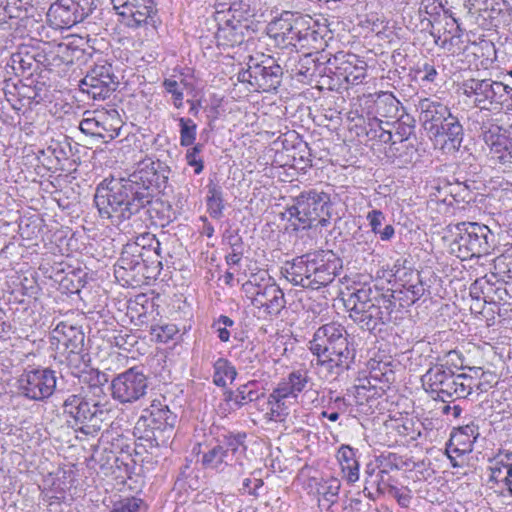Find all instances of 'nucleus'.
<instances>
[{"label": "nucleus", "instance_id": "1", "mask_svg": "<svg viewBox=\"0 0 512 512\" xmlns=\"http://www.w3.org/2000/svg\"><path fill=\"white\" fill-rule=\"evenodd\" d=\"M166 173L167 167L161 161L147 158L127 178H105L94 195L100 217L117 225L129 220L152 203L154 190L167 179Z\"/></svg>", "mask_w": 512, "mask_h": 512}, {"label": "nucleus", "instance_id": "2", "mask_svg": "<svg viewBox=\"0 0 512 512\" xmlns=\"http://www.w3.org/2000/svg\"><path fill=\"white\" fill-rule=\"evenodd\" d=\"M309 349L318 365L336 375L347 370L355 356L345 327L337 322L320 326L309 341Z\"/></svg>", "mask_w": 512, "mask_h": 512}, {"label": "nucleus", "instance_id": "3", "mask_svg": "<svg viewBox=\"0 0 512 512\" xmlns=\"http://www.w3.org/2000/svg\"><path fill=\"white\" fill-rule=\"evenodd\" d=\"M340 259L330 251L308 253L287 262L281 274L288 282L306 289L319 290L335 279Z\"/></svg>", "mask_w": 512, "mask_h": 512}, {"label": "nucleus", "instance_id": "4", "mask_svg": "<svg viewBox=\"0 0 512 512\" xmlns=\"http://www.w3.org/2000/svg\"><path fill=\"white\" fill-rule=\"evenodd\" d=\"M421 382L427 393L443 402L465 399L474 392V387L480 389L481 386L471 375L456 373L444 364L430 367L421 377Z\"/></svg>", "mask_w": 512, "mask_h": 512}, {"label": "nucleus", "instance_id": "5", "mask_svg": "<svg viewBox=\"0 0 512 512\" xmlns=\"http://www.w3.org/2000/svg\"><path fill=\"white\" fill-rule=\"evenodd\" d=\"M392 295L379 294L368 285H363L351 292L345 300L350 317L362 329L373 331L380 323L390 319Z\"/></svg>", "mask_w": 512, "mask_h": 512}, {"label": "nucleus", "instance_id": "6", "mask_svg": "<svg viewBox=\"0 0 512 512\" xmlns=\"http://www.w3.org/2000/svg\"><path fill=\"white\" fill-rule=\"evenodd\" d=\"M177 416L166 403V398L153 399L143 410L134 427V435L152 447L165 446L172 437Z\"/></svg>", "mask_w": 512, "mask_h": 512}, {"label": "nucleus", "instance_id": "7", "mask_svg": "<svg viewBox=\"0 0 512 512\" xmlns=\"http://www.w3.org/2000/svg\"><path fill=\"white\" fill-rule=\"evenodd\" d=\"M463 95L474 107L495 115L512 111V87L492 79L469 78L462 82Z\"/></svg>", "mask_w": 512, "mask_h": 512}, {"label": "nucleus", "instance_id": "8", "mask_svg": "<svg viewBox=\"0 0 512 512\" xmlns=\"http://www.w3.org/2000/svg\"><path fill=\"white\" fill-rule=\"evenodd\" d=\"M64 413L72 417L79 425L78 430L94 436L102 427V423L110 412V402L105 399L89 397L88 394H71L63 403Z\"/></svg>", "mask_w": 512, "mask_h": 512}, {"label": "nucleus", "instance_id": "9", "mask_svg": "<svg viewBox=\"0 0 512 512\" xmlns=\"http://www.w3.org/2000/svg\"><path fill=\"white\" fill-rule=\"evenodd\" d=\"M242 291L252 306L265 315L278 316L286 306L284 292L266 270L251 274L243 283Z\"/></svg>", "mask_w": 512, "mask_h": 512}, {"label": "nucleus", "instance_id": "10", "mask_svg": "<svg viewBox=\"0 0 512 512\" xmlns=\"http://www.w3.org/2000/svg\"><path fill=\"white\" fill-rule=\"evenodd\" d=\"M331 201L329 194L311 189L303 191L286 208L289 220L295 219L302 229L326 226L330 219Z\"/></svg>", "mask_w": 512, "mask_h": 512}, {"label": "nucleus", "instance_id": "11", "mask_svg": "<svg viewBox=\"0 0 512 512\" xmlns=\"http://www.w3.org/2000/svg\"><path fill=\"white\" fill-rule=\"evenodd\" d=\"M455 237L450 249L461 260L481 257L490 253L494 234L488 226L477 222H461L455 225Z\"/></svg>", "mask_w": 512, "mask_h": 512}, {"label": "nucleus", "instance_id": "12", "mask_svg": "<svg viewBox=\"0 0 512 512\" xmlns=\"http://www.w3.org/2000/svg\"><path fill=\"white\" fill-rule=\"evenodd\" d=\"M248 13L249 5L242 1L232 3L227 10L216 12L218 29L215 39L219 47L232 48L245 41L250 33Z\"/></svg>", "mask_w": 512, "mask_h": 512}, {"label": "nucleus", "instance_id": "13", "mask_svg": "<svg viewBox=\"0 0 512 512\" xmlns=\"http://www.w3.org/2000/svg\"><path fill=\"white\" fill-rule=\"evenodd\" d=\"M121 17V23L131 29L144 28L150 34L157 29V9L154 0H111Z\"/></svg>", "mask_w": 512, "mask_h": 512}, {"label": "nucleus", "instance_id": "14", "mask_svg": "<svg viewBox=\"0 0 512 512\" xmlns=\"http://www.w3.org/2000/svg\"><path fill=\"white\" fill-rule=\"evenodd\" d=\"M54 338L57 339L61 360L68 368H79L85 362H90V356L85 352V335L80 327L60 323L54 330Z\"/></svg>", "mask_w": 512, "mask_h": 512}, {"label": "nucleus", "instance_id": "15", "mask_svg": "<svg viewBox=\"0 0 512 512\" xmlns=\"http://www.w3.org/2000/svg\"><path fill=\"white\" fill-rule=\"evenodd\" d=\"M17 389L20 395L29 400H46L56 389L55 371L40 367L27 368L17 380Z\"/></svg>", "mask_w": 512, "mask_h": 512}, {"label": "nucleus", "instance_id": "16", "mask_svg": "<svg viewBox=\"0 0 512 512\" xmlns=\"http://www.w3.org/2000/svg\"><path fill=\"white\" fill-rule=\"evenodd\" d=\"M119 84L114 68L107 61L95 64L80 81L79 87L93 100L108 98Z\"/></svg>", "mask_w": 512, "mask_h": 512}, {"label": "nucleus", "instance_id": "17", "mask_svg": "<svg viewBox=\"0 0 512 512\" xmlns=\"http://www.w3.org/2000/svg\"><path fill=\"white\" fill-rule=\"evenodd\" d=\"M148 378L138 367L118 374L111 381V395L121 404H131L141 399L147 391Z\"/></svg>", "mask_w": 512, "mask_h": 512}, {"label": "nucleus", "instance_id": "18", "mask_svg": "<svg viewBox=\"0 0 512 512\" xmlns=\"http://www.w3.org/2000/svg\"><path fill=\"white\" fill-rule=\"evenodd\" d=\"M282 75L281 66L268 58L261 63L249 65L247 70L239 72L238 80L249 83L257 90L270 91L280 85Z\"/></svg>", "mask_w": 512, "mask_h": 512}, {"label": "nucleus", "instance_id": "19", "mask_svg": "<svg viewBox=\"0 0 512 512\" xmlns=\"http://www.w3.org/2000/svg\"><path fill=\"white\" fill-rule=\"evenodd\" d=\"M481 130L491 157L502 164L512 163V125L503 129L498 124L487 121L482 123Z\"/></svg>", "mask_w": 512, "mask_h": 512}, {"label": "nucleus", "instance_id": "20", "mask_svg": "<svg viewBox=\"0 0 512 512\" xmlns=\"http://www.w3.org/2000/svg\"><path fill=\"white\" fill-rule=\"evenodd\" d=\"M327 64L330 72L348 84L358 85L366 77V63L354 54L339 52Z\"/></svg>", "mask_w": 512, "mask_h": 512}, {"label": "nucleus", "instance_id": "21", "mask_svg": "<svg viewBox=\"0 0 512 512\" xmlns=\"http://www.w3.org/2000/svg\"><path fill=\"white\" fill-rule=\"evenodd\" d=\"M86 15L84 8L74 0H58L47 12L48 21L56 29L71 28L83 21Z\"/></svg>", "mask_w": 512, "mask_h": 512}, {"label": "nucleus", "instance_id": "22", "mask_svg": "<svg viewBox=\"0 0 512 512\" xmlns=\"http://www.w3.org/2000/svg\"><path fill=\"white\" fill-rule=\"evenodd\" d=\"M438 133L427 134L438 148L446 154H453L459 150L463 140V127L456 116H451L438 127Z\"/></svg>", "mask_w": 512, "mask_h": 512}, {"label": "nucleus", "instance_id": "23", "mask_svg": "<svg viewBox=\"0 0 512 512\" xmlns=\"http://www.w3.org/2000/svg\"><path fill=\"white\" fill-rule=\"evenodd\" d=\"M417 110L422 127L427 134L438 133L439 125L453 116L447 105L431 98L420 99Z\"/></svg>", "mask_w": 512, "mask_h": 512}, {"label": "nucleus", "instance_id": "24", "mask_svg": "<svg viewBox=\"0 0 512 512\" xmlns=\"http://www.w3.org/2000/svg\"><path fill=\"white\" fill-rule=\"evenodd\" d=\"M80 130L86 135L97 136L105 141L112 140L119 135V120L111 123L106 113H100L92 118H84L79 125Z\"/></svg>", "mask_w": 512, "mask_h": 512}, {"label": "nucleus", "instance_id": "25", "mask_svg": "<svg viewBox=\"0 0 512 512\" xmlns=\"http://www.w3.org/2000/svg\"><path fill=\"white\" fill-rule=\"evenodd\" d=\"M197 462L205 470L222 472L227 466H234L224 446L219 443L214 446H206L203 450L198 445Z\"/></svg>", "mask_w": 512, "mask_h": 512}, {"label": "nucleus", "instance_id": "26", "mask_svg": "<svg viewBox=\"0 0 512 512\" xmlns=\"http://www.w3.org/2000/svg\"><path fill=\"white\" fill-rule=\"evenodd\" d=\"M89 362H85L79 368H69L71 373L78 377L79 382L86 385L92 392L94 398L106 399L104 385L108 382L107 375L97 369L90 368Z\"/></svg>", "mask_w": 512, "mask_h": 512}, {"label": "nucleus", "instance_id": "27", "mask_svg": "<svg viewBox=\"0 0 512 512\" xmlns=\"http://www.w3.org/2000/svg\"><path fill=\"white\" fill-rule=\"evenodd\" d=\"M308 379L306 371H292L277 383L273 391L297 402L299 394L305 389L308 383Z\"/></svg>", "mask_w": 512, "mask_h": 512}, {"label": "nucleus", "instance_id": "28", "mask_svg": "<svg viewBox=\"0 0 512 512\" xmlns=\"http://www.w3.org/2000/svg\"><path fill=\"white\" fill-rule=\"evenodd\" d=\"M246 434L245 433H228L224 434L219 444L224 446L228 457L234 466L243 467L246 458Z\"/></svg>", "mask_w": 512, "mask_h": 512}, {"label": "nucleus", "instance_id": "29", "mask_svg": "<svg viewBox=\"0 0 512 512\" xmlns=\"http://www.w3.org/2000/svg\"><path fill=\"white\" fill-rule=\"evenodd\" d=\"M269 33L271 37L283 46H296V43L301 40V32L288 19L281 18L272 22L269 26Z\"/></svg>", "mask_w": 512, "mask_h": 512}, {"label": "nucleus", "instance_id": "30", "mask_svg": "<svg viewBox=\"0 0 512 512\" xmlns=\"http://www.w3.org/2000/svg\"><path fill=\"white\" fill-rule=\"evenodd\" d=\"M267 404L268 411L266 418L269 421L279 422L287 420L291 408L295 406L297 402L272 391L268 396Z\"/></svg>", "mask_w": 512, "mask_h": 512}, {"label": "nucleus", "instance_id": "31", "mask_svg": "<svg viewBox=\"0 0 512 512\" xmlns=\"http://www.w3.org/2000/svg\"><path fill=\"white\" fill-rule=\"evenodd\" d=\"M394 125L395 122L383 121L378 117L369 118L365 126L366 135L369 140L385 144H395L396 141H393V132L391 129Z\"/></svg>", "mask_w": 512, "mask_h": 512}, {"label": "nucleus", "instance_id": "32", "mask_svg": "<svg viewBox=\"0 0 512 512\" xmlns=\"http://www.w3.org/2000/svg\"><path fill=\"white\" fill-rule=\"evenodd\" d=\"M343 477L348 483H355L359 479V463L356 453L350 446L342 445L337 454Z\"/></svg>", "mask_w": 512, "mask_h": 512}, {"label": "nucleus", "instance_id": "33", "mask_svg": "<svg viewBox=\"0 0 512 512\" xmlns=\"http://www.w3.org/2000/svg\"><path fill=\"white\" fill-rule=\"evenodd\" d=\"M340 482L337 479H330L319 483L317 488L318 505L322 510L329 511L331 506L338 501Z\"/></svg>", "mask_w": 512, "mask_h": 512}, {"label": "nucleus", "instance_id": "34", "mask_svg": "<svg viewBox=\"0 0 512 512\" xmlns=\"http://www.w3.org/2000/svg\"><path fill=\"white\" fill-rule=\"evenodd\" d=\"M260 395L261 393L257 388L256 381H249L238 387L235 392H231L227 399L231 401L236 408H241L244 405L258 400Z\"/></svg>", "mask_w": 512, "mask_h": 512}, {"label": "nucleus", "instance_id": "35", "mask_svg": "<svg viewBox=\"0 0 512 512\" xmlns=\"http://www.w3.org/2000/svg\"><path fill=\"white\" fill-rule=\"evenodd\" d=\"M39 54L29 51L27 48H21L11 56V66L14 70H20L22 73L36 70L38 66Z\"/></svg>", "mask_w": 512, "mask_h": 512}, {"label": "nucleus", "instance_id": "36", "mask_svg": "<svg viewBox=\"0 0 512 512\" xmlns=\"http://www.w3.org/2000/svg\"><path fill=\"white\" fill-rule=\"evenodd\" d=\"M308 417V414L302 409H294L293 413L287 417V420L279 421V423L283 424L286 434H299L308 437L310 432L305 429Z\"/></svg>", "mask_w": 512, "mask_h": 512}, {"label": "nucleus", "instance_id": "37", "mask_svg": "<svg viewBox=\"0 0 512 512\" xmlns=\"http://www.w3.org/2000/svg\"><path fill=\"white\" fill-rule=\"evenodd\" d=\"M400 108L401 103L390 93L379 95L375 101V111L382 118H398Z\"/></svg>", "mask_w": 512, "mask_h": 512}, {"label": "nucleus", "instance_id": "38", "mask_svg": "<svg viewBox=\"0 0 512 512\" xmlns=\"http://www.w3.org/2000/svg\"><path fill=\"white\" fill-rule=\"evenodd\" d=\"M213 367V382L218 387H225L228 383H232L237 376L235 367L225 358L217 359Z\"/></svg>", "mask_w": 512, "mask_h": 512}, {"label": "nucleus", "instance_id": "39", "mask_svg": "<svg viewBox=\"0 0 512 512\" xmlns=\"http://www.w3.org/2000/svg\"><path fill=\"white\" fill-rule=\"evenodd\" d=\"M141 247L138 243L127 244L118 260V265L124 270H135L143 262Z\"/></svg>", "mask_w": 512, "mask_h": 512}, {"label": "nucleus", "instance_id": "40", "mask_svg": "<svg viewBox=\"0 0 512 512\" xmlns=\"http://www.w3.org/2000/svg\"><path fill=\"white\" fill-rule=\"evenodd\" d=\"M449 18L451 20L452 26L455 27L445 32L443 37L440 35L434 37L436 45L448 51H452V48L454 46L459 45L461 43L463 30L456 18H454L452 15H449Z\"/></svg>", "mask_w": 512, "mask_h": 512}, {"label": "nucleus", "instance_id": "41", "mask_svg": "<svg viewBox=\"0 0 512 512\" xmlns=\"http://www.w3.org/2000/svg\"><path fill=\"white\" fill-rule=\"evenodd\" d=\"M207 188V210L212 218L220 219L224 209L222 191L217 185L214 184L208 185Z\"/></svg>", "mask_w": 512, "mask_h": 512}, {"label": "nucleus", "instance_id": "42", "mask_svg": "<svg viewBox=\"0 0 512 512\" xmlns=\"http://www.w3.org/2000/svg\"><path fill=\"white\" fill-rule=\"evenodd\" d=\"M491 479L502 483L510 495H512V462L498 461L491 468Z\"/></svg>", "mask_w": 512, "mask_h": 512}, {"label": "nucleus", "instance_id": "43", "mask_svg": "<svg viewBox=\"0 0 512 512\" xmlns=\"http://www.w3.org/2000/svg\"><path fill=\"white\" fill-rule=\"evenodd\" d=\"M180 145L188 147L194 144L197 134V125L191 118L180 117Z\"/></svg>", "mask_w": 512, "mask_h": 512}, {"label": "nucleus", "instance_id": "44", "mask_svg": "<svg viewBox=\"0 0 512 512\" xmlns=\"http://www.w3.org/2000/svg\"><path fill=\"white\" fill-rule=\"evenodd\" d=\"M146 503L137 497H126L117 501L110 512H145Z\"/></svg>", "mask_w": 512, "mask_h": 512}, {"label": "nucleus", "instance_id": "45", "mask_svg": "<svg viewBox=\"0 0 512 512\" xmlns=\"http://www.w3.org/2000/svg\"><path fill=\"white\" fill-rule=\"evenodd\" d=\"M492 285L485 280L484 278L475 280L470 288H469V294L472 298V300L480 302L483 301L484 303H490V297L489 293L492 291Z\"/></svg>", "mask_w": 512, "mask_h": 512}, {"label": "nucleus", "instance_id": "46", "mask_svg": "<svg viewBox=\"0 0 512 512\" xmlns=\"http://www.w3.org/2000/svg\"><path fill=\"white\" fill-rule=\"evenodd\" d=\"M382 394V390L372 386L370 381L367 384L363 383L355 387V398L359 405L370 403L377 399Z\"/></svg>", "mask_w": 512, "mask_h": 512}, {"label": "nucleus", "instance_id": "47", "mask_svg": "<svg viewBox=\"0 0 512 512\" xmlns=\"http://www.w3.org/2000/svg\"><path fill=\"white\" fill-rule=\"evenodd\" d=\"M234 324V321L230 317L221 315L213 323L212 328L215 329L221 342H228L231 335L229 328L233 327Z\"/></svg>", "mask_w": 512, "mask_h": 512}, {"label": "nucleus", "instance_id": "48", "mask_svg": "<svg viewBox=\"0 0 512 512\" xmlns=\"http://www.w3.org/2000/svg\"><path fill=\"white\" fill-rule=\"evenodd\" d=\"M202 149V144H196L192 148L188 149L186 153L187 164L194 167L195 174H200L204 168L203 160L199 157V153L202 151Z\"/></svg>", "mask_w": 512, "mask_h": 512}, {"label": "nucleus", "instance_id": "49", "mask_svg": "<svg viewBox=\"0 0 512 512\" xmlns=\"http://www.w3.org/2000/svg\"><path fill=\"white\" fill-rule=\"evenodd\" d=\"M163 86L167 93L172 95L173 104L176 108L183 106V90L180 88V84L173 79H165Z\"/></svg>", "mask_w": 512, "mask_h": 512}, {"label": "nucleus", "instance_id": "50", "mask_svg": "<svg viewBox=\"0 0 512 512\" xmlns=\"http://www.w3.org/2000/svg\"><path fill=\"white\" fill-rule=\"evenodd\" d=\"M136 343V336L128 333L127 331H120L118 334L113 336L112 341L113 345L125 351H129Z\"/></svg>", "mask_w": 512, "mask_h": 512}, {"label": "nucleus", "instance_id": "51", "mask_svg": "<svg viewBox=\"0 0 512 512\" xmlns=\"http://www.w3.org/2000/svg\"><path fill=\"white\" fill-rule=\"evenodd\" d=\"M177 332V329L174 325H163V326H153L151 328V333L156 337L159 342H167L169 341Z\"/></svg>", "mask_w": 512, "mask_h": 512}, {"label": "nucleus", "instance_id": "52", "mask_svg": "<svg viewBox=\"0 0 512 512\" xmlns=\"http://www.w3.org/2000/svg\"><path fill=\"white\" fill-rule=\"evenodd\" d=\"M366 219L369 222L371 231L377 234L380 232L381 226L385 220V215L381 210L373 209L367 213Z\"/></svg>", "mask_w": 512, "mask_h": 512}, {"label": "nucleus", "instance_id": "53", "mask_svg": "<svg viewBox=\"0 0 512 512\" xmlns=\"http://www.w3.org/2000/svg\"><path fill=\"white\" fill-rule=\"evenodd\" d=\"M470 452V444L466 443L465 447H459L457 443L449 440V443L446 447V454L450 460L461 457L466 453Z\"/></svg>", "mask_w": 512, "mask_h": 512}, {"label": "nucleus", "instance_id": "54", "mask_svg": "<svg viewBox=\"0 0 512 512\" xmlns=\"http://www.w3.org/2000/svg\"><path fill=\"white\" fill-rule=\"evenodd\" d=\"M391 494L397 500L398 504L401 507H405V508L409 507L411 500H412L411 491L409 489L393 488L391 490Z\"/></svg>", "mask_w": 512, "mask_h": 512}, {"label": "nucleus", "instance_id": "55", "mask_svg": "<svg viewBox=\"0 0 512 512\" xmlns=\"http://www.w3.org/2000/svg\"><path fill=\"white\" fill-rule=\"evenodd\" d=\"M498 265H504L506 270L503 272L507 274L508 278L512 279V245L505 251L501 257L497 259Z\"/></svg>", "mask_w": 512, "mask_h": 512}, {"label": "nucleus", "instance_id": "56", "mask_svg": "<svg viewBox=\"0 0 512 512\" xmlns=\"http://www.w3.org/2000/svg\"><path fill=\"white\" fill-rule=\"evenodd\" d=\"M413 131V127L409 125H404L402 123H397V128L395 133H393V141L402 142L411 135Z\"/></svg>", "mask_w": 512, "mask_h": 512}, {"label": "nucleus", "instance_id": "57", "mask_svg": "<svg viewBox=\"0 0 512 512\" xmlns=\"http://www.w3.org/2000/svg\"><path fill=\"white\" fill-rule=\"evenodd\" d=\"M407 297L411 300V302H415L420 299L425 291L423 284L418 281L416 284H411L407 288Z\"/></svg>", "mask_w": 512, "mask_h": 512}, {"label": "nucleus", "instance_id": "58", "mask_svg": "<svg viewBox=\"0 0 512 512\" xmlns=\"http://www.w3.org/2000/svg\"><path fill=\"white\" fill-rule=\"evenodd\" d=\"M325 409L334 411L338 414H344L346 413L348 409V404L346 403L345 399L342 397H336L333 401H330Z\"/></svg>", "mask_w": 512, "mask_h": 512}, {"label": "nucleus", "instance_id": "59", "mask_svg": "<svg viewBox=\"0 0 512 512\" xmlns=\"http://www.w3.org/2000/svg\"><path fill=\"white\" fill-rule=\"evenodd\" d=\"M419 72H423L424 75L422 76V81L425 82H434L438 76V72L435 69V67L431 64L425 63L422 67V69L419 70Z\"/></svg>", "mask_w": 512, "mask_h": 512}, {"label": "nucleus", "instance_id": "60", "mask_svg": "<svg viewBox=\"0 0 512 512\" xmlns=\"http://www.w3.org/2000/svg\"><path fill=\"white\" fill-rule=\"evenodd\" d=\"M19 95L24 99H27L28 104H31L32 102L38 103V93L31 87L22 85L19 89Z\"/></svg>", "mask_w": 512, "mask_h": 512}, {"label": "nucleus", "instance_id": "61", "mask_svg": "<svg viewBox=\"0 0 512 512\" xmlns=\"http://www.w3.org/2000/svg\"><path fill=\"white\" fill-rule=\"evenodd\" d=\"M456 432L462 433L465 438H470L474 442L478 436L477 427L474 424L460 427Z\"/></svg>", "mask_w": 512, "mask_h": 512}, {"label": "nucleus", "instance_id": "62", "mask_svg": "<svg viewBox=\"0 0 512 512\" xmlns=\"http://www.w3.org/2000/svg\"><path fill=\"white\" fill-rule=\"evenodd\" d=\"M412 426L413 421L411 419H407L401 426H398V432L404 437H410V439L415 440L417 436L410 432Z\"/></svg>", "mask_w": 512, "mask_h": 512}, {"label": "nucleus", "instance_id": "63", "mask_svg": "<svg viewBox=\"0 0 512 512\" xmlns=\"http://www.w3.org/2000/svg\"><path fill=\"white\" fill-rule=\"evenodd\" d=\"M450 440L452 442L457 443V445L459 447H465L466 443H469L470 444V452L472 451V446H473L474 441L471 440L470 438H465L462 433H457V432L453 433L451 435Z\"/></svg>", "mask_w": 512, "mask_h": 512}, {"label": "nucleus", "instance_id": "64", "mask_svg": "<svg viewBox=\"0 0 512 512\" xmlns=\"http://www.w3.org/2000/svg\"><path fill=\"white\" fill-rule=\"evenodd\" d=\"M377 234L380 235L381 240L389 241L393 238L395 234V229L392 225H386L383 229H380V232Z\"/></svg>", "mask_w": 512, "mask_h": 512}]
</instances>
